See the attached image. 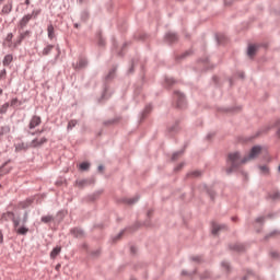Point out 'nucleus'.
<instances>
[{"mask_svg": "<svg viewBox=\"0 0 280 280\" xmlns=\"http://www.w3.org/2000/svg\"><path fill=\"white\" fill-rule=\"evenodd\" d=\"M13 62V55H7L3 58V66L9 67Z\"/></svg>", "mask_w": 280, "mask_h": 280, "instance_id": "dca6fc26", "label": "nucleus"}, {"mask_svg": "<svg viewBox=\"0 0 280 280\" xmlns=\"http://www.w3.org/2000/svg\"><path fill=\"white\" fill-rule=\"evenodd\" d=\"M278 133H279V137H280V129H279V132H278Z\"/></svg>", "mask_w": 280, "mask_h": 280, "instance_id": "603ef678", "label": "nucleus"}, {"mask_svg": "<svg viewBox=\"0 0 280 280\" xmlns=\"http://www.w3.org/2000/svg\"><path fill=\"white\" fill-rule=\"evenodd\" d=\"M261 152V147L255 145L252 148L249 154L243 159L238 152H232L228 156V167L225 168L226 175L232 174L235 170H237L242 164H246L253 160H255Z\"/></svg>", "mask_w": 280, "mask_h": 280, "instance_id": "f257e3e1", "label": "nucleus"}, {"mask_svg": "<svg viewBox=\"0 0 280 280\" xmlns=\"http://www.w3.org/2000/svg\"><path fill=\"white\" fill-rule=\"evenodd\" d=\"M45 143H47L46 137L35 138L31 141V148L36 149L43 147Z\"/></svg>", "mask_w": 280, "mask_h": 280, "instance_id": "20e7f679", "label": "nucleus"}, {"mask_svg": "<svg viewBox=\"0 0 280 280\" xmlns=\"http://www.w3.org/2000/svg\"><path fill=\"white\" fill-rule=\"evenodd\" d=\"M182 153L180 152H175L172 156V160L175 161L177 160V158Z\"/></svg>", "mask_w": 280, "mask_h": 280, "instance_id": "f704fd0d", "label": "nucleus"}, {"mask_svg": "<svg viewBox=\"0 0 280 280\" xmlns=\"http://www.w3.org/2000/svg\"><path fill=\"white\" fill-rule=\"evenodd\" d=\"M7 79V69H2L0 71V81L5 80Z\"/></svg>", "mask_w": 280, "mask_h": 280, "instance_id": "cd10ccee", "label": "nucleus"}, {"mask_svg": "<svg viewBox=\"0 0 280 280\" xmlns=\"http://www.w3.org/2000/svg\"><path fill=\"white\" fill-rule=\"evenodd\" d=\"M19 103V98H12L11 100V107H15Z\"/></svg>", "mask_w": 280, "mask_h": 280, "instance_id": "473e14b6", "label": "nucleus"}, {"mask_svg": "<svg viewBox=\"0 0 280 280\" xmlns=\"http://www.w3.org/2000/svg\"><path fill=\"white\" fill-rule=\"evenodd\" d=\"M279 172H280V166H279Z\"/></svg>", "mask_w": 280, "mask_h": 280, "instance_id": "864d4df0", "label": "nucleus"}, {"mask_svg": "<svg viewBox=\"0 0 280 280\" xmlns=\"http://www.w3.org/2000/svg\"><path fill=\"white\" fill-rule=\"evenodd\" d=\"M3 2H4V0H0V5H2V4H3Z\"/></svg>", "mask_w": 280, "mask_h": 280, "instance_id": "49530a36", "label": "nucleus"}, {"mask_svg": "<svg viewBox=\"0 0 280 280\" xmlns=\"http://www.w3.org/2000/svg\"><path fill=\"white\" fill-rule=\"evenodd\" d=\"M84 67H86V60L85 59H80L79 63L77 65V68L82 69Z\"/></svg>", "mask_w": 280, "mask_h": 280, "instance_id": "bb28decb", "label": "nucleus"}, {"mask_svg": "<svg viewBox=\"0 0 280 280\" xmlns=\"http://www.w3.org/2000/svg\"><path fill=\"white\" fill-rule=\"evenodd\" d=\"M165 38H166L167 42H170V43H174V42L177 40V36H176V34H174V33H167L166 36H165Z\"/></svg>", "mask_w": 280, "mask_h": 280, "instance_id": "aec40b11", "label": "nucleus"}, {"mask_svg": "<svg viewBox=\"0 0 280 280\" xmlns=\"http://www.w3.org/2000/svg\"><path fill=\"white\" fill-rule=\"evenodd\" d=\"M104 171V166L103 165H100L98 166V172H103Z\"/></svg>", "mask_w": 280, "mask_h": 280, "instance_id": "37998d69", "label": "nucleus"}, {"mask_svg": "<svg viewBox=\"0 0 280 280\" xmlns=\"http://www.w3.org/2000/svg\"><path fill=\"white\" fill-rule=\"evenodd\" d=\"M257 50H258V46L257 45H249L248 50H247L248 57L253 58Z\"/></svg>", "mask_w": 280, "mask_h": 280, "instance_id": "ddd939ff", "label": "nucleus"}, {"mask_svg": "<svg viewBox=\"0 0 280 280\" xmlns=\"http://www.w3.org/2000/svg\"><path fill=\"white\" fill-rule=\"evenodd\" d=\"M40 14V11L39 10H34L31 14H26L24 15L20 22H19V28L20 30H24L28 23L33 20V19H36L38 18V15Z\"/></svg>", "mask_w": 280, "mask_h": 280, "instance_id": "f03ea898", "label": "nucleus"}, {"mask_svg": "<svg viewBox=\"0 0 280 280\" xmlns=\"http://www.w3.org/2000/svg\"><path fill=\"white\" fill-rule=\"evenodd\" d=\"M233 249L237 250V252H242L244 249V247L242 244H236V245H234Z\"/></svg>", "mask_w": 280, "mask_h": 280, "instance_id": "c756f323", "label": "nucleus"}, {"mask_svg": "<svg viewBox=\"0 0 280 280\" xmlns=\"http://www.w3.org/2000/svg\"><path fill=\"white\" fill-rule=\"evenodd\" d=\"M25 4L30 5L31 4V0H25Z\"/></svg>", "mask_w": 280, "mask_h": 280, "instance_id": "c03bdc74", "label": "nucleus"}, {"mask_svg": "<svg viewBox=\"0 0 280 280\" xmlns=\"http://www.w3.org/2000/svg\"><path fill=\"white\" fill-rule=\"evenodd\" d=\"M10 107V104L9 103H5L1 106L0 108V114H7L8 109Z\"/></svg>", "mask_w": 280, "mask_h": 280, "instance_id": "393cba45", "label": "nucleus"}, {"mask_svg": "<svg viewBox=\"0 0 280 280\" xmlns=\"http://www.w3.org/2000/svg\"><path fill=\"white\" fill-rule=\"evenodd\" d=\"M225 225H221L218 223H212V234L217 235L220 231L224 230Z\"/></svg>", "mask_w": 280, "mask_h": 280, "instance_id": "9b49d317", "label": "nucleus"}, {"mask_svg": "<svg viewBox=\"0 0 280 280\" xmlns=\"http://www.w3.org/2000/svg\"><path fill=\"white\" fill-rule=\"evenodd\" d=\"M14 218H15V213L12 212V211H8V212L2 214V219L4 221H12V220H14Z\"/></svg>", "mask_w": 280, "mask_h": 280, "instance_id": "4468645a", "label": "nucleus"}, {"mask_svg": "<svg viewBox=\"0 0 280 280\" xmlns=\"http://www.w3.org/2000/svg\"><path fill=\"white\" fill-rule=\"evenodd\" d=\"M28 222V212H25L23 217V225H25Z\"/></svg>", "mask_w": 280, "mask_h": 280, "instance_id": "72a5a7b5", "label": "nucleus"}, {"mask_svg": "<svg viewBox=\"0 0 280 280\" xmlns=\"http://www.w3.org/2000/svg\"><path fill=\"white\" fill-rule=\"evenodd\" d=\"M78 125V120L72 119L68 122V130H73V128H75V126Z\"/></svg>", "mask_w": 280, "mask_h": 280, "instance_id": "b1692460", "label": "nucleus"}, {"mask_svg": "<svg viewBox=\"0 0 280 280\" xmlns=\"http://www.w3.org/2000/svg\"><path fill=\"white\" fill-rule=\"evenodd\" d=\"M13 38H14V35H13L12 33H9V34L7 35L5 42H4V45H5L8 48L12 49V50L16 49V47H14L15 42H13Z\"/></svg>", "mask_w": 280, "mask_h": 280, "instance_id": "423d86ee", "label": "nucleus"}, {"mask_svg": "<svg viewBox=\"0 0 280 280\" xmlns=\"http://www.w3.org/2000/svg\"><path fill=\"white\" fill-rule=\"evenodd\" d=\"M62 250V248L60 246L55 247L51 253H50V258L51 259H56V257H58V255H60V252Z\"/></svg>", "mask_w": 280, "mask_h": 280, "instance_id": "2eb2a0df", "label": "nucleus"}, {"mask_svg": "<svg viewBox=\"0 0 280 280\" xmlns=\"http://www.w3.org/2000/svg\"><path fill=\"white\" fill-rule=\"evenodd\" d=\"M3 94V90L2 89H0V95H2Z\"/></svg>", "mask_w": 280, "mask_h": 280, "instance_id": "de8ad7c7", "label": "nucleus"}, {"mask_svg": "<svg viewBox=\"0 0 280 280\" xmlns=\"http://www.w3.org/2000/svg\"><path fill=\"white\" fill-rule=\"evenodd\" d=\"M4 243V235L3 232L0 230V244Z\"/></svg>", "mask_w": 280, "mask_h": 280, "instance_id": "c9c22d12", "label": "nucleus"}, {"mask_svg": "<svg viewBox=\"0 0 280 280\" xmlns=\"http://www.w3.org/2000/svg\"><path fill=\"white\" fill-rule=\"evenodd\" d=\"M151 109V106H147L145 109H144V113H149Z\"/></svg>", "mask_w": 280, "mask_h": 280, "instance_id": "a19ab883", "label": "nucleus"}, {"mask_svg": "<svg viewBox=\"0 0 280 280\" xmlns=\"http://www.w3.org/2000/svg\"><path fill=\"white\" fill-rule=\"evenodd\" d=\"M192 175H194L195 177H198V176H200V172H194Z\"/></svg>", "mask_w": 280, "mask_h": 280, "instance_id": "58836bf2", "label": "nucleus"}, {"mask_svg": "<svg viewBox=\"0 0 280 280\" xmlns=\"http://www.w3.org/2000/svg\"><path fill=\"white\" fill-rule=\"evenodd\" d=\"M244 280H259L257 276L254 273L249 272L247 276L244 278Z\"/></svg>", "mask_w": 280, "mask_h": 280, "instance_id": "a878e982", "label": "nucleus"}, {"mask_svg": "<svg viewBox=\"0 0 280 280\" xmlns=\"http://www.w3.org/2000/svg\"><path fill=\"white\" fill-rule=\"evenodd\" d=\"M54 221V215L51 214H47V215H43L42 217V222L47 224Z\"/></svg>", "mask_w": 280, "mask_h": 280, "instance_id": "412c9836", "label": "nucleus"}, {"mask_svg": "<svg viewBox=\"0 0 280 280\" xmlns=\"http://www.w3.org/2000/svg\"><path fill=\"white\" fill-rule=\"evenodd\" d=\"M121 235H122V233H120V234L118 235V238H120V237H121Z\"/></svg>", "mask_w": 280, "mask_h": 280, "instance_id": "8fccbe9b", "label": "nucleus"}, {"mask_svg": "<svg viewBox=\"0 0 280 280\" xmlns=\"http://www.w3.org/2000/svg\"><path fill=\"white\" fill-rule=\"evenodd\" d=\"M11 132L10 126H2L0 129V137L9 135Z\"/></svg>", "mask_w": 280, "mask_h": 280, "instance_id": "6ab92c4d", "label": "nucleus"}, {"mask_svg": "<svg viewBox=\"0 0 280 280\" xmlns=\"http://www.w3.org/2000/svg\"><path fill=\"white\" fill-rule=\"evenodd\" d=\"M47 33H48V38L49 39H54L56 37L52 24L48 25Z\"/></svg>", "mask_w": 280, "mask_h": 280, "instance_id": "a211bd4d", "label": "nucleus"}, {"mask_svg": "<svg viewBox=\"0 0 280 280\" xmlns=\"http://www.w3.org/2000/svg\"><path fill=\"white\" fill-rule=\"evenodd\" d=\"M16 234L19 235H27L30 232V228L22 225L15 230Z\"/></svg>", "mask_w": 280, "mask_h": 280, "instance_id": "f8f14e48", "label": "nucleus"}, {"mask_svg": "<svg viewBox=\"0 0 280 280\" xmlns=\"http://www.w3.org/2000/svg\"><path fill=\"white\" fill-rule=\"evenodd\" d=\"M183 167V164H180L177 168H176V171H178L179 168H182Z\"/></svg>", "mask_w": 280, "mask_h": 280, "instance_id": "a18cd8bd", "label": "nucleus"}, {"mask_svg": "<svg viewBox=\"0 0 280 280\" xmlns=\"http://www.w3.org/2000/svg\"><path fill=\"white\" fill-rule=\"evenodd\" d=\"M135 202H137V199H129V201H128L129 205H132Z\"/></svg>", "mask_w": 280, "mask_h": 280, "instance_id": "4c0bfd02", "label": "nucleus"}, {"mask_svg": "<svg viewBox=\"0 0 280 280\" xmlns=\"http://www.w3.org/2000/svg\"><path fill=\"white\" fill-rule=\"evenodd\" d=\"M222 267H224L225 269H229L228 262H222Z\"/></svg>", "mask_w": 280, "mask_h": 280, "instance_id": "ea45409f", "label": "nucleus"}, {"mask_svg": "<svg viewBox=\"0 0 280 280\" xmlns=\"http://www.w3.org/2000/svg\"><path fill=\"white\" fill-rule=\"evenodd\" d=\"M12 222H13V225H14V229L18 230L20 229V221L16 220L15 218L12 219Z\"/></svg>", "mask_w": 280, "mask_h": 280, "instance_id": "c85d7f7f", "label": "nucleus"}, {"mask_svg": "<svg viewBox=\"0 0 280 280\" xmlns=\"http://www.w3.org/2000/svg\"><path fill=\"white\" fill-rule=\"evenodd\" d=\"M79 167H80L81 171H89V168L91 167V163L83 162V163L80 164Z\"/></svg>", "mask_w": 280, "mask_h": 280, "instance_id": "5701e85b", "label": "nucleus"}, {"mask_svg": "<svg viewBox=\"0 0 280 280\" xmlns=\"http://www.w3.org/2000/svg\"><path fill=\"white\" fill-rule=\"evenodd\" d=\"M38 133H43L44 132V130L42 129V130H39V131H37Z\"/></svg>", "mask_w": 280, "mask_h": 280, "instance_id": "09e8293b", "label": "nucleus"}, {"mask_svg": "<svg viewBox=\"0 0 280 280\" xmlns=\"http://www.w3.org/2000/svg\"><path fill=\"white\" fill-rule=\"evenodd\" d=\"M32 203H33V200H32V199H27V200H25V201H21V202L19 203V207H20L21 209H26V208L31 207Z\"/></svg>", "mask_w": 280, "mask_h": 280, "instance_id": "f3484780", "label": "nucleus"}, {"mask_svg": "<svg viewBox=\"0 0 280 280\" xmlns=\"http://www.w3.org/2000/svg\"><path fill=\"white\" fill-rule=\"evenodd\" d=\"M31 148H32L31 143L28 144V143L22 142V143L16 144L15 150H16V152H20V151H27Z\"/></svg>", "mask_w": 280, "mask_h": 280, "instance_id": "1a4fd4ad", "label": "nucleus"}, {"mask_svg": "<svg viewBox=\"0 0 280 280\" xmlns=\"http://www.w3.org/2000/svg\"><path fill=\"white\" fill-rule=\"evenodd\" d=\"M51 50H54V45H48L43 49L42 54L43 56H48V54H50Z\"/></svg>", "mask_w": 280, "mask_h": 280, "instance_id": "4be33fe9", "label": "nucleus"}, {"mask_svg": "<svg viewBox=\"0 0 280 280\" xmlns=\"http://www.w3.org/2000/svg\"><path fill=\"white\" fill-rule=\"evenodd\" d=\"M280 198V194L279 192H276L273 196H272V199H279Z\"/></svg>", "mask_w": 280, "mask_h": 280, "instance_id": "e433bc0d", "label": "nucleus"}, {"mask_svg": "<svg viewBox=\"0 0 280 280\" xmlns=\"http://www.w3.org/2000/svg\"><path fill=\"white\" fill-rule=\"evenodd\" d=\"M175 100H177V107L182 108L184 105V95L180 92H175Z\"/></svg>", "mask_w": 280, "mask_h": 280, "instance_id": "6e6552de", "label": "nucleus"}, {"mask_svg": "<svg viewBox=\"0 0 280 280\" xmlns=\"http://www.w3.org/2000/svg\"><path fill=\"white\" fill-rule=\"evenodd\" d=\"M43 122V119L40 118V116H36L34 115L31 120H30V125L28 128L31 130L36 129V127L40 126V124Z\"/></svg>", "mask_w": 280, "mask_h": 280, "instance_id": "39448f33", "label": "nucleus"}, {"mask_svg": "<svg viewBox=\"0 0 280 280\" xmlns=\"http://www.w3.org/2000/svg\"><path fill=\"white\" fill-rule=\"evenodd\" d=\"M32 36V32L31 31H24V32H20L16 40L13 44V48H18L19 46L22 45V43L27 39L31 38Z\"/></svg>", "mask_w": 280, "mask_h": 280, "instance_id": "7ed1b4c3", "label": "nucleus"}, {"mask_svg": "<svg viewBox=\"0 0 280 280\" xmlns=\"http://www.w3.org/2000/svg\"><path fill=\"white\" fill-rule=\"evenodd\" d=\"M259 170L261 171L262 174H268V167L267 165L260 166Z\"/></svg>", "mask_w": 280, "mask_h": 280, "instance_id": "2f4dec72", "label": "nucleus"}, {"mask_svg": "<svg viewBox=\"0 0 280 280\" xmlns=\"http://www.w3.org/2000/svg\"><path fill=\"white\" fill-rule=\"evenodd\" d=\"M80 3L84 2V0H79Z\"/></svg>", "mask_w": 280, "mask_h": 280, "instance_id": "3c124183", "label": "nucleus"}, {"mask_svg": "<svg viewBox=\"0 0 280 280\" xmlns=\"http://www.w3.org/2000/svg\"><path fill=\"white\" fill-rule=\"evenodd\" d=\"M71 234L77 237V238H80V237H83L84 236V231L80 228H74L71 230Z\"/></svg>", "mask_w": 280, "mask_h": 280, "instance_id": "9d476101", "label": "nucleus"}, {"mask_svg": "<svg viewBox=\"0 0 280 280\" xmlns=\"http://www.w3.org/2000/svg\"><path fill=\"white\" fill-rule=\"evenodd\" d=\"M13 10V1L10 0L8 1L7 4L3 5L2 10H1V15H8L12 12Z\"/></svg>", "mask_w": 280, "mask_h": 280, "instance_id": "0eeeda50", "label": "nucleus"}, {"mask_svg": "<svg viewBox=\"0 0 280 280\" xmlns=\"http://www.w3.org/2000/svg\"><path fill=\"white\" fill-rule=\"evenodd\" d=\"M264 221V218L262 217H259L257 220H256V222H262Z\"/></svg>", "mask_w": 280, "mask_h": 280, "instance_id": "79ce46f5", "label": "nucleus"}, {"mask_svg": "<svg viewBox=\"0 0 280 280\" xmlns=\"http://www.w3.org/2000/svg\"><path fill=\"white\" fill-rule=\"evenodd\" d=\"M86 184V179L77 180V186L83 187Z\"/></svg>", "mask_w": 280, "mask_h": 280, "instance_id": "7c9ffc66", "label": "nucleus"}]
</instances>
